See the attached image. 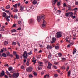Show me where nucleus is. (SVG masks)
I'll use <instances>...</instances> for the list:
<instances>
[{
	"label": "nucleus",
	"instance_id": "nucleus-1",
	"mask_svg": "<svg viewBox=\"0 0 78 78\" xmlns=\"http://www.w3.org/2000/svg\"><path fill=\"white\" fill-rule=\"evenodd\" d=\"M56 34V38H60V37L62 36V35H61V32H57Z\"/></svg>",
	"mask_w": 78,
	"mask_h": 78
},
{
	"label": "nucleus",
	"instance_id": "nucleus-2",
	"mask_svg": "<svg viewBox=\"0 0 78 78\" xmlns=\"http://www.w3.org/2000/svg\"><path fill=\"white\" fill-rule=\"evenodd\" d=\"M19 75V73H14L13 74L12 77L13 78H18Z\"/></svg>",
	"mask_w": 78,
	"mask_h": 78
},
{
	"label": "nucleus",
	"instance_id": "nucleus-3",
	"mask_svg": "<svg viewBox=\"0 0 78 78\" xmlns=\"http://www.w3.org/2000/svg\"><path fill=\"white\" fill-rule=\"evenodd\" d=\"M23 56L24 57V58H27V57H28V54L27 51H24L23 54Z\"/></svg>",
	"mask_w": 78,
	"mask_h": 78
},
{
	"label": "nucleus",
	"instance_id": "nucleus-4",
	"mask_svg": "<svg viewBox=\"0 0 78 78\" xmlns=\"http://www.w3.org/2000/svg\"><path fill=\"white\" fill-rule=\"evenodd\" d=\"M33 70V68L32 67H28V68L26 69V70L27 72H31Z\"/></svg>",
	"mask_w": 78,
	"mask_h": 78
},
{
	"label": "nucleus",
	"instance_id": "nucleus-5",
	"mask_svg": "<svg viewBox=\"0 0 78 78\" xmlns=\"http://www.w3.org/2000/svg\"><path fill=\"white\" fill-rule=\"evenodd\" d=\"M48 66H47V68H48V69H51V66H52V64L50 62H48Z\"/></svg>",
	"mask_w": 78,
	"mask_h": 78
},
{
	"label": "nucleus",
	"instance_id": "nucleus-6",
	"mask_svg": "<svg viewBox=\"0 0 78 78\" xmlns=\"http://www.w3.org/2000/svg\"><path fill=\"white\" fill-rule=\"evenodd\" d=\"M46 25H47V23H46L45 20H43L42 27H46Z\"/></svg>",
	"mask_w": 78,
	"mask_h": 78
},
{
	"label": "nucleus",
	"instance_id": "nucleus-7",
	"mask_svg": "<svg viewBox=\"0 0 78 78\" xmlns=\"http://www.w3.org/2000/svg\"><path fill=\"white\" fill-rule=\"evenodd\" d=\"M27 11H28V12H31V11H33V8H32V7H29V9H27Z\"/></svg>",
	"mask_w": 78,
	"mask_h": 78
},
{
	"label": "nucleus",
	"instance_id": "nucleus-8",
	"mask_svg": "<svg viewBox=\"0 0 78 78\" xmlns=\"http://www.w3.org/2000/svg\"><path fill=\"white\" fill-rule=\"evenodd\" d=\"M46 48L47 49H48V50H51V49L52 48V46L51 45H47Z\"/></svg>",
	"mask_w": 78,
	"mask_h": 78
},
{
	"label": "nucleus",
	"instance_id": "nucleus-9",
	"mask_svg": "<svg viewBox=\"0 0 78 78\" xmlns=\"http://www.w3.org/2000/svg\"><path fill=\"white\" fill-rule=\"evenodd\" d=\"M78 33V30H76L75 31V32L73 33V34L74 36L75 37L76 36V33Z\"/></svg>",
	"mask_w": 78,
	"mask_h": 78
},
{
	"label": "nucleus",
	"instance_id": "nucleus-10",
	"mask_svg": "<svg viewBox=\"0 0 78 78\" xmlns=\"http://www.w3.org/2000/svg\"><path fill=\"white\" fill-rule=\"evenodd\" d=\"M56 39L55 38V37H53L52 41L51 42V44H54V43H55L56 41Z\"/></svg>",
	"mask_w": 78,
	"mask_h": 78
},
{
	"label": "nucleus",
	"instance_id": "nucleus-11",
	"mask_svg": "<svg viewBox=\"0 0 78 78\" xmlns=\"http://www.w3.org/2000/svg\"><path fill=\"white\" fill-rule=\"evenodd\" d=\"M48 58L49 59H52V58H53L52 55H51V53H49V54L48 55Z\"/></svg>",
	"mask_w": 78,
	"mask_h": 78
},
{
	"label": "nucleus",
	"instance_id": "nucleus-12",
	"mask_svg": "<svg viewBox=\"0 0 78 78\" xmlns=\"http://www.w3.org/2000/svg\"><path fill=\"white\" fill-rule=\"evenodd\" d=\"M20 11H24V6L21 5L20 6Z\"/></svg>",
	"mask_w": 78,
	"mask_h": 78
},
{
	"label": "nucleus",
	"instance_id": "nucleus-13",
	"mask_svg": "<svg viewBox=\"0 0 78 78\" xmlns=\"http://www.w3.org/2000/svg\"><path fill=\"white\" fill-rule=\"evenodd\" d=\"M41 17L42 20H44L45 19V15H42L41 16Z\"/></svg>",
	"mask_w": 78,
	"mask_h": 78
},
{
	"label": "nucleus",
	"instance_id": "nucleus-14",
	"mask_svg": "<svg viewBox=\"0 0 78 78\" xmlns=\"http://www.w3.org/2000/svg\"><path fill=\"white\" fill-rule=\"evenodd\" d=\"M2 73H1V75H0V77H2V76H4L5 75V71L3 70L2 71Z\"/></svg>",
	"mask_w": 78,
	"mask_h": 78
},
{
	"label": "nucleus",
	"instance_id": "nucleus-15",
	"mask_svg": "<svg viewBox=\"0 0 78 78\" xmlns=\"http://www.w3.org/2000/svg\"><path fill=\"white\" fill-rule=\"evenodd\" d=\"M52 2H54V3L52 4L53 5H55V4H56V3L58 2V0H53Z\"/></svg>",
	"mask_w": 78,
	"mask_h": 78
},
{
	"label": "nucleus",
	"instance_id": "nucleus-16",
	"mask_svg": "<svg viewBox=\"0 0 78 78\" xmlns=\"http://www.w3.org/2000/svg\"><path fill=\"white\" fill-rule=\"evenodd\" d=\"M33 5H36L37 4V1L36 0H34L32 2Z\"/></svg>",
	"mask_w": 78,
	"mask_h": 78
},
{
	"label": "nucleus",
	"instance_id": "nucleus-17",
	"mask_svg": "<svg viewBox=\"0 0 78 78\" xmlns=\"http://www.w3.org/2000/svg\"><path fill=\"white\" fill-rule=\"evenodd\" d=\"M37 20L38 22H40L41 21V16H38L37 17Z\"/></svg>",
	"mask_w": 78,
	"mask_h": 78
},
{
	"label": "nucleus",
	"instance_id": "nucleus-18",
	"mask_svg": "<svg viewBox=\"0 0 78 78\" xmlns=\"http://www.w3.org/2000/svg\"><path fill=\"white\" fill-rule=\"evenodd\" d=\"M76 49H74L73 50V54L74 55V54H75V53H76Z\"/></svg>",
	"mask_w": 78,
	"mask_h": 78
},
{
	"label": "nucleus",
	"instance_id": "nucleus-19",
	"mask_svg": "<svg viewBox=\"0 0 78 78\" xmlns=\"http://www.w3.org/2000/svg\"><path fill=\"white\" fill-rule=\"evenodd\" d=\"M68 76H70V74L71 73V71L70 70H69L68 72Z\"/></svg>",
	"mask_w": 78,
	"mask_h": 78
},
{
	"label": "nucleus",
	"instance_id": "nucleus-20",
	"mask_svg": "<svg viewBox=\"0 0 78 78\" xmlns=\"http://www.w3.org/2000/svg\"><path fill=\"white\" fill-rule=\"evenodd\" d=\"M4 44L5 45H6L8 44V42L7 41H5L4 42Z\"/></svg>",
	"mask_w": 78,
	"mask_h": 78
},
{
	"label": "nucleus",
	"instance_id": "nucleus-21",
	"mask_svg": "<svg viewBox=\"0 0 78 78\" xmlns=\"http://www.w3.org/2000/svg\"><path fill=\"white\" fill-rule=\"evenodd\" d=\"M2 56H3V57H4V58H6L7 56V55L5 53H3L2 54Z\"/></svg>",
	"mask_w": 78,
	"mask_h": 78
},
{
	"label": "nucleus",
	"instance_id": "nucleus-22",
	"mask_svg": "<svg viewBox=\"0 0 78 78\" xmlns=\"http://www.w3.org/2000/svg\"><path fill=\"white\" fill-rule=\"evenodd\" d=\"M34 20L33 19H30V22L31 23H32L34 22Z\"/></svg>",
	"mask_w": 78,
	"mask_h": 78
},
{
	"label": "nucleus",
	"instance_id": "nucleus-23",
	"mask_svg": "<svg viewBox=\"0 0 78 78\" xmlns=\"http://www.w3.org/2000/svg\"><path fill=\"white\" fill-rule=\"evenodd\" d=\"M65 16L66 17H69L70 16L69 12L68 13H66L65 14Z\"/></svg>",
	"mask_w": 78,
	"mask_h": 78
},
{
	"label": "nucleus",
	"instance_id": "nucleus-24",
	"mask_svg": "<svg viewBox=\"0 0 78 78\" xmlns=\"http://www.w3.org/2000/svg\"><path fill=\"white\" fill-rule=\"evenodd\" d=\"M13 7H14V8H17V4H16L13 5Z\"/></svg>",
	"mask_w": 78,
	"mask_h": 78
},
{
	"label": "nucleus",
	"instance_id": "nucleus-25",
	"mask_svg": "<svg viewBox=\"0 0 78 78\" xmlns=\"http://www.w3.org/2000/svg\"><path fill=\"white\" fill-rule=\"evenodd\" d=\"M3 17H6V13L5 12H4L2 15Z\"/></svg>",
	"mask_w": 78,
	"mask_h": 78
},
{
	"label": "nucleus",
	"instance_id": "nucleus-26",
	"mask_svg": "<svg viewBox=\"0 0 78 78\" xmlns=\"http://www.w3.org/2000/svg\"><path fill=\"white\" fill-rule=\"evenodd\" d=\"M66 42H68V43H70V40H68V38H66Z\"/></svg>",
	"mask_w": 78,
	"mask_h": 78
},
{
	"label": "nucleus",
	"instance_id": "nucleus-27",
	"mask_svg": "<svg viewBox=\"0 0 78 78\" xmlns=\"http://www.w3.org/2000/svg\"><path fill=\"white\" fill-rule=\"evenodd\" d=\"M21 69L23 70V69H25V66L23 65H21Z\"/></svg>",
	"mask_w": 78,
	"mask_h": 78
},
{
	"label": "nucleus",
	"instance_id": "nucleus-28",
	"mask_svg": "<svg viewBox=\"0 0 78 78\" xmlns=\"http://www.w3.org/2000/svg\"><path fill=\"white\" fill-rule=\"evenodd\" d=\"M13 12H17V11H18V10H17V8H14V10L13 11Z\"/></svg>",
	"mask_w": 78,
	"mask_h": 78
},
{
	"label": "nucleus",
	"instance_id": "nucleus-29",
	"mask_svg": "<svg viewBox=\"0 0 78 78\" xmlns=\"http://www.w3.org/2000/svg\"><path fill=\"white\" fill-rule=\"evenodd\" d=\"M52 67L54 68V69H57L58 67L56 66L53 65L52 66Z\"/></svg>",
	"mask_w": 78,
	"mask_h": 78
},
{
	"label": "nucleus",
	"instance_id": "nucleus-30",
	"mask_svg": "<svg viewBox=\"0 0 78 78\" xmlns=\"http://www.w3.org/2000/svg\"><path fill=\"white\" fill-rule=\"evenodd\" d=\"M17 31V30H16L15 29H13L11 31V33H14L15 32H16Z\"/></svg>",
	"mask_w": 78,
	"mask_h": 78
},
{
	"label": "nucleus",
	"instance_id": "nucleus-31",
	"mask_svg": "<svg viewBox=\"0 0 78 78\" xmlns=\"http://www.w3.org/2000/svg\"><path fill=\"white\" fill-rule=\"evenodd\" d=\"M12 70V67H10L8 68V70L9 71H11Z\"/></svg>",
	"mask_w": 78,
	"mask_h": 78
},
{
	"label": "nucleus",
	"instance_id": "nucleus-32",
	"mask_svg": "<svg viewBox=\"0 0 78 78\" xmlns=\"http://www.w3.org/2000/svg\"><path fill=\"white\" fill-rule=\"evenodd\" d=\"M33 62H34L33 64L34 65L36 63V60H32Z\"/></svg>",
	"mask_w": 78,
	"mask_h": 78
},
{
	"label": "nucleus",
	"instance_id": "nucleus-33",
	"mask_svg": "<svg viewBox=\"0 0 78 78\" xmlns=\"http://www.w3.org/2000/svg\"><path fill=\"white\" fill-rule=\"evenodd\" d=\"M16 58L17 59H19V56L17 54L16 55Z\"/></svg>",
	"mask_w": 78,
	"mask_h": 78
},
{
	"label": "nucleus",
	"instance_id": "nucleus-34",
	"mask_svg": "<svg viewBox=\"0 0 78 78\" xmlns=\"http://www.w3.org/2000/svg\"><path fill=\"white\" fill-rule=\"evenodd\" d=\"M27 54H28V55H33V52H32L31 51H30V52H28Z\"/></svg>",
	"mask_w": 78,
	"mask_h": 78
},
{
	"label": "nucleus",
	"instance_id": "nucleus-35",
	"mask_svg": "<svg viewBox=\"0 0 78 78\" xmlns=\"http://www.w3.org/2000/svg\"><path fill=\"white\" fill-rule=\"evenodd\" d=\"M5 18H6V20H7V22L9 21L10 20L8 18V16H7V17H5Z\"/></svg>",
	"mask_w": 78,
	"mask_h": 78
},
{
	"label": "nucleus",
	"instance_id": "nucleus-36",
	"mask_svg": "<svg viewBox=\"0 0 78 78\" xmlns=\"http://www.w3.org/2000/svg\"><path fill=\"white\" fill-rule=\"evenodd\" d=\"M14 19H17V15L16 14L14 16Z\"/></svg>",
	"mask_w": 78,
	"mask_h": 78
},
{
	"label": "nucleus",
	"instance_id": "nucleus-37",
	"mask_svg": "<svg viewBox=\"0 0 78 78\" xmlns=\"http://www.w3.org/2000/svg\"><path fill=\"white\" fill-rule=\"evenodd\" d=\"M69 14L70 16V17H72V16H73V13L72 12H69Z\"/></svg>",
	"mask_w": 78,
	"mask_h": 78
},
{
	"label": "nucleus",
	"instance_id": "nucleus-38",
	"mask_svg": "<svg viewBox=\"0 0 78 78\" xmlns=\"http://www.w3.org/2000/svg\"><path fill=\"white\" fill-rule=\"evenodd\" d=\"M12 45H16V42H12Z\"/></svg>",
	"mask_w": 78,
	"mask_h": 78
},
{
	"label": "nucleus",
	"instance_id": "nucleus-39",
	"mask_svg": "<svg viewBox=\"0 0 78 78\" xmlns=\"http://www.w3.org/2000/svg\"><path fill=\"white\" fill-rule=\"evenodd\" d=\"M66 61V58H62V62L64 61Z\"/></svg>",
	"mask_w": 78,
	"mask_h": 78
},
{
	"label": "nucleus",
	"instance_id": "nucleus-40",
	"mask_svg": "<svg viewBox=\"0 0 78 78\" xmlns=\"http://www.w3.org/2000/svg\"><path fill=\"white\" fill-rule=\"evenodd\" d=\"M68 10L69 11H73V10L71 8V6H69V8H68Z\"/></svg>",
	"mask_w": 78,
	"mask_h": 78
},
{
	"label": "nucleus",
	"instance_id": "nucleus-41",
	"mask_svg": "<svg viewBox=\"0 0 78 78\" xmlns=\"http://www.w3.org/2000/svg\"><path fill=\"white\" fill-rule=\"evenodd\" d=\"M44 62H45V64H46V63H47V62H48V60H46V59H44Z\"/></svg>",
	"mask_w": 78,
	"mask_h": 78
},
{
	"label": "nucleus",
	"instance_id": "nucleus-42",
	"mask_svg": "<svg viewBox=\"0 0 78 78\" xmlns=\"http://www.w3.org/2000/svg\"><path fill=\"white\" fill-rule=\"evenodd\" d=\"M58 55L59 56V57H61L62 56V54L61 53H59L58 54Z\"/></svg>",
	"mask_w": 78,
	"mask_h": 78
},
{
	"label": "nucleus",
	"instance_id": "nucleus-43",
	"mask_svg": "<svg viewBox=\"0 0 78 78\" xmlns=\"http://www.w3.org/2000/svg\"><path fill=\"white\" fill-rule=\"evenodd\" d=\"M33 74L35 76H37V73H36V72H34L33 73Z\"/></svg>",
	"mask_w": 78,
	"mask_h": 78
},
{
	"label": "nucleus",
	"instance_id": "nucleus-44",
	"mask_svg": "<svg viewBox=\"0 0 78 78\" xmlns=\"http://www.w3.org/2000/svg\"><path fill=\"white\" fill-rule=\"evenodd\" d=\"M18 25H21L22 24V21H18Z\"/></svg>",
	"mask_w": 78,
	"mask_h": 78
},
{
	"label": "nucleus",
	"instance_id": "nucleus-45",
	"mask_svg": "<svg viewBox=\"0 0 78 78\" xmlns=\"http://www.w3.org/2000/svg\"><path fill=\"white\" fill-rule=\"evenodd\" d=\"M10 8V5H8L6 6V9H9Z\"/></svg>",
	"mask_w": 78,
	"mask_h": 78
},
{
	"label": "nucleus",
	"instance_id": "nucleus-46",
	"mask_svg": "<svg viewBox=\"0 0 78 78\" xmlns=\"http://www.w3.org/2000/svg\"><path fill=\"white\" fill-rule=\"evenodd\" d=\"M60 5H61V2H58L57 4V6H60Z\"/></svg>",
	"mask_w": 78,
	"mask_h": 78
},
{
	"label": "nucleus",
	"instance_id": "nucleus-47",
	"mask_svg": "<svg viewBox=\"0 0 78 78\" xmlns=\"http://www.w3.org/2000/svg\"><path fill=\"white\" fill-rule=\"evenodd\" d=\"M26 64L27 66H29V65H30V63L29 62L27 61L26 63Z\"/></svg>",
	"mask_w": 78,
	"mask_h": 78
},
{
	"label": "nucleus",
	"instance_id": "nucleus-48",
	"mask_svg": "<svg viewBox=\"0 0 78 78\" xmlns=\"http://www.w3.org/2000/svg\"><path fill=\"white\" fill-rule=\"evenodd\" d=\"M6 73L7 74V75H9L10 74V73H9V72L8 70H7L6 72Z\"/></svg>",
	"mask_w": 78,
	"mask_h": 78
},
{
	"label": "nucleus",
	"instance_id": "nucleus-49",
	"mask_svg": "<svg viewBox=\"0 0 78 78\" xmlns=\"http://www.w3.org/2000/svg\"><path fill=\"white\" fill-rule=\"evenodd\" d=\"M54 76L55 77H58V75L57 74H54Z\"/></svg>",
	"mask_w": 78,
	"mask_h": 78
},
{
	"label": "nucleus",
	"instance_id": "nucleus-50",
	"mask_svg": "<svg viewBox=\"0 0 78 78\" xmlns=\"http://www.w3.org/2000/svg\"><path fill=\"white\" fill-rule=\"evenodd\" d=\"M3 49L4 50V51H7V50L6 49V48H3Z\"/></svg>",
	"mask_w": 78,
	"mask_h": 78
},
{
	"label": "nucleus",
	"instance_id": "nucleus-51",
	"mask_svg": "<svg viewBox=\"0 0 78 78\" xmlns=\"http://www.w3.org/2000/svg\"><path fill=\"white\" fill-rule=\"evenodd\" d=\"M56 7H54V9H53V11L55 12V11H56Z\"/></svg>",
	"mask_w": 78,
	"mask_h": 78
},
{
	"label": "nucleus",
	"instance_id": "nucleus-52",
	"mask_svg": "<svg viewBox=\"0 0 78 78\" xmlns=\"http://www.w3.org/2000/svg\"><path fill=\"white\" fill-rule=\"evenodd\" d=\"M29 78H33V75H32L30 74L29 75Z\"/></svg>",
	"mask_w": 78,
	"mask_h": 78
},
{
	"label": "nucleus",
	"instance_id": "nucleus-53",
	"mask_svg": "<svg viewBox=\"0 0 78 78\" xmlns=\"http://www.w3.org/2000/svg\"><path fill=\"white\" fill-rule=\"evenodd\" d=\"M55 49L56 50H58V49H59V47L58 46H55Z\"/></svg>",
	"mask_w": 78,
	"mask_h": 78
},
{
	"label": "nucleus",
	"instance_id": "nucleus-54",
	"mask_svg": "<svg viewBox=\"0 0 78 78\" xmlns=\"http://www.w3.org/2000/svg\"><path fill=\"white\" fill-rule=\"evenodd\" d=\"M38 70H42V68L40 67V66H38Z\"/></svg>",
	"mask_w": 78,
	"mask_h": 78
},
{
	"label": "nucleus",
	"instance_id": "nucleus-55",
	"mask_svg": "<svg viewBox=\"0 0 78 78\" xmlns=\"http://www.w3.org/2000/svg\"><path fill=\"white\" fill-rule=\"evenodd\" d=\"M38 64H43V63L42 62H38Z\"/></svg>",
	"mask_w": 78,
	"mask_h": 78
},
{
	"label": "nucleus",
	"instance_id": "nucleus-56",
	"mask_svg": "<svg viewBox=\"0 0 78 78\" xmlns=\"http://www.w3.org/2000/svg\"><path fill=\"white\" fill-rule=\"evenodd\" d=\"M76 12H77V11H75L74 13V15H76Z\"/></svg>",
	"mask_w": 78,
	"mask_h": 78
},
{
	"label": "nucleus",
	"instance_id": "nucleus-57",
	"mask_svg": "<svg viewBox=\"0 0 78 78\" xmlns=\"http://www.w3.org/2000/svg\"><path fill=\"white\" fill-rule=\"evenodd\" d=\"M75 5H78V1L76 2L75 3Z\"/></svg>",
	"mask_w": 78,
	"mask_h": 78
},
{
	"label": "nucleus",
	"instance_id": "nucleus-58",
	"mask_svg": "<svg viewBox=\"0 0 78 78\" xmlns=\"http://www.w3.org/2000/svg\"><path fill=\"white\" fill-rule=\"evenodd\" d=\"M63 6L64 7H65V6H67V4H66V3H64L63 4Z\"/></svg>",
	"mask_w": 78,
	"mask_h": 78
},
{
	"label": "nucleus",
	"instance_id": "nucleus-59",
	"mask_svg": "<svg viewBox=\"0 0 78 78\" xmlns=\"http://www.w3.org/2000/svg\"><path fill=\"white\" fill-rule=\"evenodd\" d=\"M71 36L70 35H69V37H68V39H71Z\"/></svg>",
	"mask_w": 78,
	"mask_h": 78
},
{
	"label": "nucleus",
	"instance_id": "nucleus-60",
	"mask_svg": "<svg viewBox=\"0 0 78 78\" xmlns=\"http://www.w3.org/2000/svg\"><path fill=\"white\" fill-rule=\"evenodd\" d=\"M61 12V10H58V12L59 14H60Z\"/></svg>",
	"mask_w": 78,
	"mask_h": 78
},
{
	"label": "nucleus",
	"instance_id": "nucleus-61",
	"mask_svg": "<svg viewBox=\"0 0 78 78\" xmlns=\"http://www.w3.org/2000/svg\"><path fill=\"white\" fill-rule=\"evenodd\" d=\"M7 56H9V54H10V53H9V52H7Z\"/></svg>",
	"mask_w": 78,
	"mask_h": 78
},
{
	"label": "nucleus",
	"instance_id": "nucleus-62",
	"mask_svg": "<svg viewBox=\"0 0 78 78\" xmlns=\"http://www.w3.org/2000/svg\"><path fill=\"white\" fill-rule=\"evenodd\" d=\"M78 8H76L73 9V11H75L76 10H77Z\"/></svg>",
	"mask_w": 78,
	"mask_h": 78
},
{
	"label": "nucleus",
	"instance_id": "nucleus-63",
	"mask_svg": "<svg viewBox=\"0 0 78 78\" xmlns=\"http://www.w3.org/2000/svg\"><path fill=\"white\" fill-rule=\"evenodd\" d=\"M0 31H4V29L2 28L0 30Z\"/></svg>",
	"mask_w": 78,
	"mask_h": 78
},
{
	"label": "nucleus",
	"instance_id": "nucleus-64",
	"mask_svg": "<svg viewBox=\"0 0 78 78\" xmlns=\"http://www.w3.org/2000/svg\"><path fill=\"white\" fill-rule=\"evenodd\" d=\"M69 67H67V69H66V71H68L69 70Z\"/></svg>",
	"mask_w": 78,
	"mask_h": 78
}]
</instances>
